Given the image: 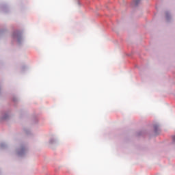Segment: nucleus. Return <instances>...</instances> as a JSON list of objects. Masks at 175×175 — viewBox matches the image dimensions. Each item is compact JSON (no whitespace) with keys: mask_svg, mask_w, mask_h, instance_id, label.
Instances as JSON below:
<instances>
[{"mask_svg":"<svg viewBox=\"0 0 175 175\" xmlns=\"http://www.w3.org/2000/svg\"><path fill=\"white\" fill-rule=\"evenodd\" d=\"M175 137H174V139Z\"/></svg>","mask_w":175,"mask_h":175,"instance_id":"1","label":"nucleus"}]
</instances>
